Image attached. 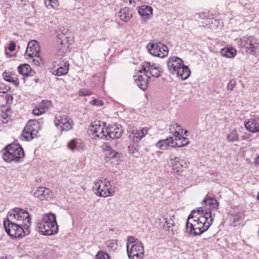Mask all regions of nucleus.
<instances>
[{
    "instance_id": "nucleus-54",
    "label": "nucleus",
    "mask_w": 259,
    "mask_h": 259,
    "mask_svg": "<svg viewBox=\"0 0 259 259\" xmlns=\"http://www.w3.org/2000/svg\"><path fill=\"white\" fill-rule=\"evenodd\" d=\"M257 199L259 201V192H258V195H257Z\"/></svg>"
},
{
    "instance_id": "nucleus-38",
    "label": "nucleus",
    "mask_w": 259,
    "mask_h": 259,
    "mask_svg": "<svg viewBox=\"0 0 259 259\" xmlns=\"http://www.w3.org/2000/svg\"><path fill=\"white\" fill-rule=\"evenodd\" d=\"M160 224H163V227L165 230H169L174 226V222L171 219L164 218L163 221H160Z\"/></svg>"
},
{
    "instance_id": "nucleus-42",
    "label": "nucleus",
    "mask_w": 259,
    "mask_h": 259,
    "mask_svg": "<svg viewBox=\"0 0 259 259\" xmlns=\"http://www.w3.org/2000/svg\"><path fill=\"white\" fill-rule=\"evenodd\" d=\"M92 92L87 89H81L79 91V95L80 96H86L92 95Z\"/></svg>"
},
{
    "instance_id": "nucleus-11",
    "label": "nucleus",
    "mask_w": 259,
    "mask_h": 259,
    "mask_svg": "<svg viewBox=\"0 0 259 259\" xmlns=\"http://www.w3.org/2000/svg\"><path fill=\"white\" fill-rule=\"evenodd\" d=\"M172 137H169L165 139L160 140L156 144V147L160 150H165L168 149L169 146L172 147H182L188 145L190 143L189 140L186 137L182 138L181 142H175Z\"/></svg>"
},
{
    "instance_id": "nucleus-25",
    "label": "nucleus",
    "mask_w": 259,
    "mask_h": 259,
    "mask_svg": "<svg viewBox=\"0 0 259 259\" xmlns=\"http://www.w3.org/2000/svg\"><path fill=\"white\" fill-rule=\"evenodd\" d=\"M11 109L7 106L0 107V124L7 123L11 118Z\"/></svg>"
},
{
    "instance_id": "nucleus-45",
    "label": "nucleus",
    "mask_w": 259,
    "mask_h": 259,
    "mask_svg": "<svg viewBox=\"0 0 259 259\" xmlns=\"http://www.w3.org/2000/svg\"><path fill=\"white\" fill-rule=\"evenodd\" d=\"M15 48H16V44L13 41L10 42V43L9 45V46L8 47L9 50L11 52L14 51L15 50Z\"/></svg>"
},
{
    "instance_id": "nucleus-7",
    "label": "nucleus",
    "mask_w": 259,
    "mask_h": 259,
    "mask_svg": "<svg viewBox=\"0 0 259 259\" xmlns=\"http://www.w3.org/2000/svg\"><path fill=\"white\" fill-rule=\"evenodd\" d=\"M93 190L97 196L103 197L112 196L115 193L110 182L106 179L96 180L94 183Z\"/></svg>"
},
{
    "instance_id": "nucleus-41",
    "label": "nucleus",
    "mask_w": 259,
    "mask_h": 259,
    "mask_svg": "<svg viewBox=\"0 0 259 259\" xmlns=\"http://www.w3.org/2000/svg\"><path fill=\"white\" fill-rule=\"evenodd\" d=\"M108 157L110 158V159H113L115 158L119 159L121 156V153L115 151L114 150H111V151L109 152L108 153Z\"/></svg>"
},
{
    "instance_id": "nucleus-17",
    "label": "nucleus",
    "mask_w": 259,
    "mask_h": 259,
    "mask_svg": "<svg viewBox=\"0 0 259 259\" xmlns=\"http://www.w3.org/2000/svg\"><path fill=\"white\" fill-rule=\"evenodd\" d=\"M183 61L177 56H172L169 58L167 61L168 69L170 74L175 75L176 71L179 69L182 64Z\"/></svg>"
},
{
    "instance_id": "nucleus-27",
    "label": "nucleus",
    "mask_w": 259,
    "mask_h": 259,
    "mask_svg": "<svg viewBox=\"0 0 259 259\" xmlns=\"http://www.w3.org/2000/svg\"><path fill=\"white\" fill-rule=\"evenodd\" d=\"M118 16L120 20L126 22L133 17V12L130 8L125 7L120 10Z\"/></svg>"
},
{
    "instance_id": "nucleus-36",
    "label": "nucleus",
    "mask_w": 259,
    "mask_h": 259,
    "mask_svg": "<svg viewBox=\"0 0 259 259\" xmlns=\"http://www.w3.org/2000/svg\"><path fill=\"white\" fill-rule=\"evenodd\" d=\"M226 139L227 141L229 142L238 141L239 137L237 130L236 128L233 129L229 134H228Z\"/></svg>"
},
{
    "instance_id": "nucleus-18",
    "label": "nucleus",
    "mask_w": 259,
    "mask_h": 259,
    "mask_svg": "<svg viewBox=\"0 0 259 259\" xmlns=\"http://www.w3.org/2000/svg\"><path fill=\"white\" fill-rule=\"evenodd\" d=\"M39 50L38 42L36 40H31L28 43L25 56L27 57V58H33L34 57H38Z\"/></svg>"
},
{
    "instance_id": "nucleus-9",
    "label": "nucleus",
    "mask_w": 259,
    "mask_h": 259,
    "mask_svg": "<svg viewBox=\"0 0 259 259\" xmlns=\"http://www.w3.org/2000/svg\"><path fill=\"white\" fill-rule=\"evenodd\" d=\"M240 48H245V51L254 54L256 52L259 42L257 38L253 36H244L238 40Z\"/></svg>"
},
{
    "instance_id": "nucleus-33",
    "label": "nucleus",
    "mask_w": 259,
    "mask_h": 259,
    "mask_svg": "<svg viewBox=\"0 0 259 259\" xmlns=\"http://www.w3.org/2000/svg\"><path fill=\"white\" fill-rule=\"evenodd\" d=\"M221 53L222 56H225L227 58H234L236 54L237 51L234 48H225L222 49Z\"/></svg>"
},
{
    "instance_id": "nucleus-16",
    "label": "nucleus",
    "mask_w": 259,
    "mask_h": 259,
    "mask_svg": "<svg viewBox=\"0 0 259 259\" xmlns=\"http://www.w3.org/2000/svg\"><path fill=\"white\" fill-rule=\"evenodd\" d=\"M104 123L100 121H96L92 123L90 126V130L95 138H99L105 139L106 131H104Z\"/></svg>"
},
{
    "instance_id": "nucleus-47",
    "label": "nucleus",
    "mask_w": 259,
    "mask_h": 259,
    "mask_svg": "<svg viewBox=\"0 0 259 259\" xmlns=\"http://www.w3.org/2000/svg\"><path fill=\"white\" fill-rule=\"evenodd\" d=\"M197 15H198L200 18H202V19H204V18H206L208 16V14L205 12H202V13H199Z\"/></svg>"
},
{
    "instance_id": "nucleus-28",
    "label": "nucleus",
    "mask_w": 259,
    "mask_h": 259,
    "mask_svg": "<svg viewBox=\"0 0 259 259\" xmlns=\"http://www.w3.org/2000/svg\"><path fill=\"white\" fill-rule=\"evenodd\" d=\"M4 79L10 82H12L15 87H18L19 81L17 75L14 72L5 71L3 73Z\"/></svg>"
},
{
    "instance_id": "nucleus-10",
    "label": "nucleus",
    "mask_w": 259,
    "mask_h": 259,
    "mask_svg": "<svg viewBox=\"0 0 259 259\" xmlns=\"http://www.w3.org/2000/svg\"><path fill=\"white\" fill-rule=\"evenodd\" d=\"M189 164L188 161L179 157H171L168 161L170 172L174 175H180L188 167Z\"/></svg>"
},
{
    "instance_id": "nucleus-13",
    "label": "nucleus",
    "mask_w": 259,
    "mask_h": 259,
    "mask_svg": "<svg viewBox=\"0 0 259 259\" xmlns=\"http://www.w3.org/2000/svg\"><path fill=\"white\" fill-rule=\"evenodd\" d=\"M147 48L151 55L159 58H164L167 56L168 53L167 47L160 42L149 44Z\"/></svg>"
},
{
    "instance_id": "nucleus-8",
    "label": "nucleus",
    "mask_w": 259,
    "mask_h": 259,
    "mask_svg": "<svg viewBox=\"0 0 259 259\" xmlns=\"http://www.w3.org/2000/svg\"><path fill=\"white\" fill-rule=\"evenodd\" d=\"M22 225L13 221L9 222L7 218L4 221V227L6 232L14 238H21L29 233Z\"/></svg>"
},
{
    "instance_id": "nucleus-55",
    "label": "nucleus",
    "mask_w": 259,
    "mask_h": 259,
    "mask_svg": "<svg viewBox=\"0 0 259 259\" xmlns=\"http://www.w3.org/2000/svg\"><path fill=\"white\" fill-rule=\"evenodd\" d=\"M242 139H245V137H242Z\"/></svg>"
},
{
    "instance_id": "nucleus-51",
    "label": "nucleus",
    "mask_w": 259,
    "mask_h": 259,
    "mask_svg": "<svg viewBox=\"0 0 259 259\" xmlns=\"http://www.w3.org/2000/svg\"><path fill=\"white\" fill-rule=\"evenodd\" d=\"M6 99H7V102H9V101H12L13 97L10 95H7L6 96Z\"/></svg>"
},
{
    "instance_id": "nucleus-52",
    "label": "nucleus",
    "mask_w": 259,
    "mask_h": 259,
    "mask_svg": "<svg viewBox=\"0 0 259 259\" xmlns=\"http://www.w3.org/2000/svg\"><path fill=\"white\" fill-rule=\"evenodd\" d=\"M254 163L259 164V155L255 158Z\"/></svg>"
},
{
    "instance_id": "nucleus-37",
    "label": "nucleus",
    "mask_w": 259,
    "mask_h": 259,
    "mask_svg": "<svg viewBox=\"0 0 259 259\" xmlns=\"http://www.w3.org/2000/svg\"><path fill=\"white\" fill-rule=\"evenodd\" d=\"M117 241L116 239H111L106 240L105 244L109 250L114 251L117 249L118 246Z\"/></svg>"
},
{
    "instance_id": "nucleus-31",
    "label": "nucleus",
    "mask_w": 259,
    "mask_h": 259,
    "mask_svg": "<svg viewBox=\"0 0 259 259\" xmlns=\"http://www.w3.org/2000/svg\"><path fill=\"white\" fill-rule=\"evenodd\" d=\"M18 72L24 77L33 76L34 72L30 66L27 64H21L18 67Z\"/></svg>"
},
{
    "instance_id": "nucleus-2",
    "label": "nucleus",
    "mask_w": 259,
    "mask_h": 259,
    "mask_svg": "<svg viewBox=\"0 0 259 259\" xmlns=\"http://www.w3.org/2000/svg\"><path fill=\"white\" fill-rule=\"evenodd\" d=\"M142 70L140 71V74L136 79L137 85L142 90L147 89L148 84V79L151 76L158 77L162 72L161 68L155 64H151L150 62H144L142 65Z\"/></svg>"
},
{
    "instance_id": "nucleus-48",
    "label": "nucleus",
    "mask_w": 259,
    "mask_h": 259,
    "mask_svg": "<svg viewBox=\"0 0 259 259\" xmlns=\"http://www.w3.org/2000/svg\"><path fill=\"white\" fill-rule=\"evenodd\" d=\"M104 146V147L103 148V149L105 150L108 151L109 152L112 150L111 147L108 144H105Z\"/></svg>"
},
{
    "instance_id": "nucleus-24",
    "label": "nucleus",
    "mask_w": 259,
    "mask_h": 259,
    "mask_svg": "<svg viewBox=\"0 0 259 259\" xmlns=\"http://www.w3.org/2000/svg\"><path fill=\"white\" fill-rule=\"evenodd\" d=\"M138 13L141 16L142 20L146 22L149 19L153 13V9L151 6L142 5L138 7Z\"/></svg>"
},
{
    "instance_id": "nucleus-35",
    "label": "nucleus",
    "mask_w": 259,
    "mask_h": 259,
    "mask_svg": "<svg viewBox=\"0 0 259 259\" xmlns=\"http://www.w3.org/2000/svg\"><path fill=\"white\" fill-rule=\"evenodd\" d=\"M243 218L241 213L237 212L232 214L230 217V222L232 225L236 226L239 224V221Z\"/></svg>"
},
{
    "instance_id": "nucleus-20",
    "label": "nucleus",
    "mask_w": 259,
    "mask_h": 259,
    "mask_svg": "<svg viewBox=\"0 0 259 259\" xmlns=\"http://www.w3.org/2000/svg\"><path fill=\"white\" fill-rule=\"evenodd\" d=\"M170 133L174 135V140L176 142H181L182 141L183 130L182 126L175 122H172L169 125Z\"/></svg>"
},
{
    "instance_id": "nucleus-44",
    "label": "nucleus",
    "mask_w": 259,
    "mask_h": 259,
    "mask_svg": "<svg viewBox=\"0 0 259 259\" xmlns=\"http://www.w3.org/2000/svg\"><path fill=\"white\" fill-rule=\"evenodd\" d=\"M91 103L93 105H96L97 106H102L103 105V102L102 100L95 99L92 100L91 102Z\"/></svg>"
},
{
    "instance_id": "nucleus-5",
    "label": "nucleus",
    "mask_w": 259,
    "mask_h": 259,
    "mask_svg": "<svg viewBox=\"0 0 259 259\" xmlns=\"http://www.w3.org/2000/svg\"><path fill=\"white\" fill-rule=\"evenodd\" d=\"M24 157V152L19 145L12 144L5 148V151L3 154L4 160L8 162L12 161L20 162Z\"/></svg>"
},
{
    "instance_id": "nucleus-12",
    "label": "nucleus",
    "mask_w": 259,
    "mask_h": 259,
    "mask_svg": "<svg viewBox=\"0 0 259 259\" xmlns=\"http://www.w3.org/2000/svg\"><path fill=\"white\" fill-rule=\"evenodd\" d=\"M39 123L36 120H30L25 125L21 138L22 140L30 141L37 136Z\"/></svg>"
},
{
    "instance_id": "nucleus-29",
    "label": "nucleus",
    "mask_w": 259,
    "mask_h": 259,
    "mask_svg": "<svg viewBox=\"0 0 259 259\" xmlns=\"http://www.w3.org/2000/svg\"><path fill=\"white\" fill-rule=\"evenodd\" d=\"M191 74V71L189 67L185 66L184 63L179 69L176 71V75L182 80L187 79Z\"/></svg>"
},
{
    "instance_id": "nucleus-23",
    "label": "nucleus",
    "mask_w": 259,
    "mask_h": 259,
    "mask_svg": "<svg viewBox=\"0 0 259 259\" xmlns=\"http://www.w3.org/2000/svg\"><path fill=\"white\" fill-rule=\"evenodd\" d=\"M51 105V102L49 100H43L37 106L33 109L32 113L34 115L39 116L47 112Z\"/></svg>"
},
{
    "instance_id": "nucleus-46",
    "label": "nucleus",
    "mask_w": 259,
    "mask_h": 259,
    "mask_svg": "<svg viewBox=\"0 0 259 259\" xmlns=\"http://www.w3.org/2000/svg\"><path fill=\"white\" fill-rule=\"evenodd\" d=\"M126 3H129L130 4H132L133 3V6H135L137 3L141 2L142 0H124Z\"/></svg>"
},
{
    "instance_id": "nucleus-26",
    "label": "nucleus",
    "mask_w": 259,
    "mask_h": 259,
    "mask_svg": "<svg viewBox=\"0 0 259 259\" xmlns=\"http://www.w3.org/2000/svg\"><path fill=\"white\" fill-rule=\"evenodd\" d=\"M34 195L40 200H48L52 197L50 190L45 187H39L34 193Z\"/></svg>"
},
{
    "instance_id": "nucleus-15",
    "label": "nucleus",
    "mask_w": 259,
    "mask_h": 259,
    "mask_svg": "<svg viewBox=\"0 0 259 259\" xmlns=\"http://www.w3.org/2000/svg\"><path fill=\"white\" fill-rule=\"evenodd\" d=\"M123 133L121 126L117 124L110 125L106 128V140L119 138Z\"/></svg>"
},
{
    "instance_id": "nucleus-53",
    "label": "nucleus",
    "mask_w": 259,
    "mask_h": 259,
    "mask_svg": "<svg viewBox=\"0 0 259 259\" xmlns=\"http://www.w3.org/2000/svg\"><path fill=\"white\" fill-rule=\"evenodd\" d=\"M188 133V131H187V130H186V131H185V132H184V135H185V136H188V135H187V133Z\"/></svg>"
},
{
    "instance_id": "nucleus-14",
    "label": "nucleus",
    "mask_w": 259,
    "mask_h": 259,
    "mask_svg": "<svg viewBox=\"0 0 259 259\" xmlns=\"http://www.w3.org/2000/svg\"><path fill=\"white\" fill-rule=\"evenodd\" d=\"M56 126L60 128L62 132H68L72 129L74 122L66 115L56 116L54 120Z\"/></svg>"
},
{
    "instance_id": "nucleus-19",
    "label": "nucleus",
    "mask_w": 259,
    "mask_h": 259,
    "mask_svg": "<svg viewBox=\"0 0 259 259\" xmlns=\"http://www.w3.org/2000/svg\"><path fill=\"white\" fill-rule=\"evenodd\" d=\"M67 147L72 152H82L86 149V144L83 140L75 138L68 143Z\"/></svg>"
},
{
    "instance_id": "nucleus-3",
    "label": "nucleus",
    "mask_w": 259,
    "mask_h": 259,
    "mask_svg": "<svg viewBox=\"0 0 259 259\" xmlns=\"http://www.w3.org/2000/svg\"><path fill=\"white\" fill-rule=\"evenodd\" d=\"M36 226L38 231L44 235H53L58 232L56 215L51 212L45 213L37 222Z\"/></svg>"
},
{
    "instance_id": "nucleus-43",
    "label": "nucleus",
    "mask_w": 259,
    "mask_h": 259,
    "mask_svg": "<svg viewBox=\"0 0 259 259\" xmlns=\"http://www.w3.org/2000/svg\"><path fill=\"white\" fill-rule=\"evenodd\" d=\"M236 82L234 79H231L227 84V89L229 91H232L236 85Z\"/></svg>"
},
{
    "instance_id": "nucleus-30",
    "label": "nucleus",
    "mask_w": 259,
    "mask_h": 259,
    "mask_svg": "<svg viewBox=\"0 0 259 259\" xmlns=\"http://www.w3.org/2000/svg\"><path fill=\"white\" fill-rule=\"evenodd\" d=\"M244 125L247 131L251 133L259 132V124L254 119H248L244 122Z\"/></svg>"
},
{
    "instance_id": "nucleus-32",
    "label": "nucleus",
    "mask_w": 259,
    "mask_h": 259,
    "mask_svg": "<svg viewBox=\"0 0 259 259\" xmlns=\"http://www.w3.org/2000/svg\"><path fill=\"white\" fill-rule=\"evenodd\" d=\"M203 202L205 203L206 206H209V208H206V209L203 208V210L207 209L208 211L209 210L211 211L210 209H217L218 208L219 202L217 200L208 196H206Z\"/></svg>"
},
{
    "instance_id": "nucleus-21",
    "label": "nucleus",
    "mask_w": 259,
    "mask_h": 259,
    "mask_svg": "<svg viewBox=\"0 0 259 259\" xmlns=\"http://www.w3.org/2000/svg\"><path fill=\"white\" fill-rule=\"evenodd\" d=\"M148 133L147 128H135L133 129L132 132L130 133L128 138L130 139H133V140L140 142L141 139L145 137Z\"/></svg>"
},
{
    "instance_id": "nucleus-50",
    "label": "nucleus",
    "mask_w": 259,
    "mask_h": 259,
    "mask_svg": "<svg viewBox=\"0 0 259 259\" xmlns=\"http://www.w3.org/2000/svg\"><path fill=\"white\" fill-rule=\"evenodd\" d=\"M26 2H27V0H19V2H18L17 3L19 5H25Z\"/></svg>"
},
{
    "instance_id": "nucleus-22",
    "label": "nucleus",
    "mask_w": 259,
    "mask_h": 259,
    "mask_svg": "<svg viewBox=\"0 0 259 259\" xmlns=\"http://www.w3.org/2000/svg\"><path fill=\"white\" fill-rule=\"evenodd\" d=\"M58 66L57 67L55 66L52 69L53 74L61 76L67 73L69 70V63L67 61L63 60Z\"/></svg>"
},
{
    "instance_id": "nucleus-49",
    "label": "nucleus",
    "mask_w": 259,
    "mask_h": 259,
    "mask_svg": "<svg viewBox=\"0 0 259 259\" xmlns=\"http://www.w3.org/2000/svg\"><path fill=\"white\" fill-rule=\"evenodd\" d=\"M0 259H13V257L11 255H9L0 256Z\"/></svg>"
},
{
    "instance_id": "nucleus-4",
    "label": "nucleus",
    "mask_w": 259,
    "mask_h": 259,
    "mask_svg": "<svg viewBox=\"0 0 259 259\" xmlns=\"http://www.w3.org/2000/svg\"><path fill=\"white\" fill-rule=\"evenodd\" d=\"M9 221L15 222L23 226L27 232H29V229L31 225V218L29 212L25 209L18 207L10 210L7 216Z\"/></svg>"
},
{
    "instance_id": "nucleus-6",
    "label": "nucleus",
    "mask_w": 259,
    "mask_h": 259,
    "mask_svg": "<svg viewBox=\"0 0 259 259\" xmlns=\"http://www.w3.org/2000/svg\"><path fill=\"white\" fill-rule=\"evenodd\" d=\"M126 248L130 259H143L144 253L143 243L133 236L127 238Z\"/></svg>"
},
{
    "instance_id": "nucleus-40",
    "label": "nucleus",
    "mask_w": 259,
    "mask_h": 259,
    "mask_svg": "<svg viewBox=\"0 0 259 259\" xmlns=\"http://www.w3.org/2000/svg\"><path fill=\"white\" fill-rule=\"evenodd\" d=\"M45 4L47 7L50 6L51 8L56 9L59 6L58 0H47L45 2Z\"/></svg>"
},
{
    "instance_id": "nucleus-1",
    "label": "nucleus",
    "mask_w": 259,
    "mask_h": 259,
    "mask_svg": "<svg viewBox=\"0 0 259 259\" xmlns=\"http://www.w3.org/2000/svg\"><path fill=\"white\" fill-rule=\"evenodd\" d=\"M214 216L211 211L199 207L197 212L191 211L186 225V231L191 235H200L206 231L212 224Z\"/></svg>"
},
{
    "instance_id": "nucleus-39",
    "label": "nucleus",
    "mask_w": 259,
    "mask_h": 259,
    "mask_svg": "<svg viewBox=\"0 0 259 259\" xmlns=\"http://www.w3.org/2000/svg\"><path fill=\"white\" fill-rule=\"evenodd\" d=\"M96 259H110L109 255L106 252L99 250L95 255Z\"/></svg>"
},
{
    "instance_id": "nucleus-34",
    "label": "nucleus",
    "mask_w": 259,
    "mask_h": 259,
    "mask_svg": "<svg viewBox=\"0 0 259 259\" xmlns=\"http://www.w3.org/2000/svg\"><path fill=\"white\" fill-rule=\"evenodd\" d=\"M139 147V142L130 139L128 145L127 146V150L130 153L134 154L138 152Z\"/></svg>"
}]
</instances>
